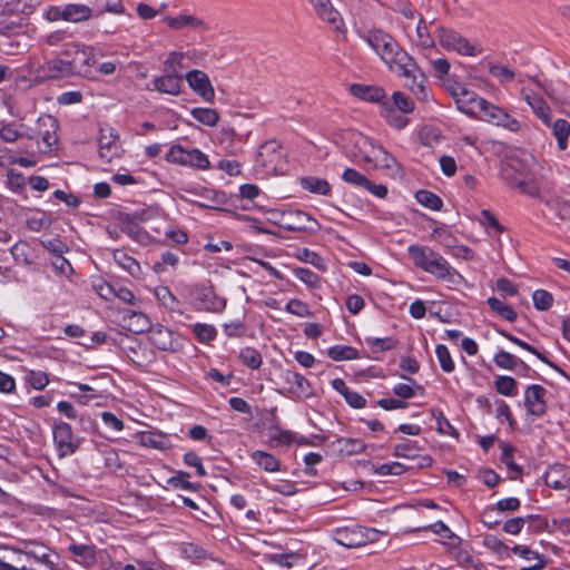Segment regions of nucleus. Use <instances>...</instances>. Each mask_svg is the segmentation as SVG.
<instances>
[{
  "label": "nucleus",
  "instance_id": "5701e85b",
  "mask_svg": "<svg viewBox=\"0 0 570 570\" xmlns=\"http://www.w3.org/2000/svg\"><path fill=\"white\" fill-rule=\"evenodd\" d=\"M544 482L552 489L563 490L570 487V474L567 473L564 465L554 464L546 472Z\"/></svg>",
  "mask_w": 570,
  "mask_h": 570
},
{
  "label": "nucleus",
  "instance_id": "f257e3e1",
  "mask_svg": "<svg viewBox=\"0 0 570 570\" xmlns=\"http://www.w3.org/2000/svg\"><path fill=\"white\" fill-rule=\"evenodd\" d=\"M361 38L374 50L392 72L409 77L413 59L403 50L396 40L382 29H370Z\"/></svg>",
  "mask_w": 570,
  "mask_h": 570
},
{
  "label": "nucleus",
  "instance_id": "bf43d9fd",
  "mask_svg": "<svg viewBox=\"0 0 570 570\" xmlns=\"http://www.w3.org/2000/svg\"><path fill=\"white\" fill-rule=\"evenodd\" d=\"M223 332L227 337H243L247 332V325L243 320H234L223 324Z\"/></svg>",
  "mask_w": 570,
  "mask_h": 570
},
{
  "label": "nucleus",
  "instance_id": "58836bf2",
  "mask_svg": "<svg viewBox=\"0 0 570 570\" xmlns=\"http://www.w3.org/2000/svg\"><path fill=\"white\" fill-rule=\"evenodd\" d=\"M327 355L333 361H351L358 357V352L356 348L348 345H334L328 348Z\"/></svg>",
  "mask_w": 570,
  "mask_h": 570
},
{
  "label": "nucleus",
  "instance_id": "7ed1b4c3",
  "mask_svg": "<svg viewBox=\"0 0 570 570\" xmlns=\"http://www.w3.org/2000/svg\"><path fill=\"white\" fill-rule=\"evenodd\" d=\"M471 110H473V114H466L469 117L478 118L514 132L521 128L520 122L509 112L480 96L472 104Z\"/></svg>",
  "mask_w": 570,
  "mask_h": 570
},
{
  "label": "nucleus",
  "instance_id": "9b49d317",
  "mask_svg": "<svg viewBox=\"0 0 570 570\" xmlns=\"http://www.w3.org/2000/svg\"><path fill=\"white\" fill-rule=\"evenodd\" d=\"M444 86L448 92L453 97L458 106V109L461 112L465 115L473 114V110H471V106L478 98V95L474 91L468 89L464 85L452 79H448L444 82Z\"/></svg>",
  "mask_w": 570,
  "mask_h": 570
},
{
  "label": "nucleus",
  "instance_id": "f3484780",
  "mask_svg": "<svg viewBox=\"0 0 570 570\" xmlns=\"http://www.w3.org/2000/svg\"><path fill=\"white\" fill-rule=\"evenodd\" d=\"M154 89L170 96H178L183 88V76L177 72L165 71V75L153 80Z\"/></svg>",
  "mask_w": 570,
  "mask_h": 570
},
{
  "label": "nucleus",
  "instance_id": "aec40b11",
  "mask_svg": "<svg viewBox=\"0 0 570 570\" xmlns=\"http://www.w3.org/2000/svg\"><path fill=\"white\" fill-rule=\"evenodd\" d=\"M521 95L525 102L530 106L533 114L542 120L547 126L551 125V110L547 102L537 94L527 88L521 89Z\"/></svg>",
  "mask_w": 570,
  "mask_h": 570
},
{
  "label": "nucleus",
  "instance_id": "774afa93",
  "mask_svg": "<svg viewBox=\"0 0 570 570\" xmlns=\"http://www.w3.org/2000/svg\"><path fill=\"white\" fill-rule=\"evenodd\" d=\"M405 466L400 462L384 463L375 468L374 473L377 475H401L404 473Z\"/></svg>",
  "mask_w": 570,
  "mask_h": 570
},
{
  "label": "nucleus",
  "instance_id": "f704fd0d",
  "mask_svg": "<svg viewBox=\"0 0 570 570\" xmlns=\"http://www.w3.org/2000/svg\"><path fill=\"white\" fill-rule=\"evenodd\" d=\"M68 550L77 557L79 559L78 562L82 564L90 566L96 561V549L94 546L71 543Z\"/></svg>",
  "mask_w": 570,
  "mask_h": 570
},
{
  "label": "nucleus",
  "instance_id": "393cba45",
  "mask_svg": "<svg viewBox=\"0 0 570 570\" xmlns=\"http://www.w3.org/2000/svg\"><path fill=\"white\" fill-rule=\"evenodd\" d=\"M501 178L511 188L517 187L518 183L525 177L527 173L522 169L521 163L518 159H510L501 166Z\"/></svg>",
  "mask_w": 570,
  "mask_h": 570
},
{
  "label": "nucleus",
  "instance_id": "a878e982",
  "mask_svg": "<svg viewBox=\"0 0 570 570\" xmlns=\"http://www.w3.org/2000/svg\"><path fill=\"white\" fill-rule=\"evenodd\" d=\"M51 550L42 543L29 542L26 544L21 554L27 561L33 563H48L53 562L50 558Z\"/></svg>",
  "mask_w": 570,
  "mask_h": 570
},
{
  "label": "nucleus",
  "instance_id": "37998d69",
  "mask_svg": "<svg viewBox=\"0 0 570 570\" xmlns=\"http://www.w3.org/2000/svg\"><path fill=\"white\" fill-rule=\"evenodd\" d=\"M140 444L150 449L166 450L168 448V440L161 434L145 432L140 436Z\"/></svg>",
  "mask_w": 570,
  "mask_h": 570
},
{
  "label": "nucleus",
  "instance_id": "423d86ee",
  "mask_svg": "<svg viewBox=\"0 0 570 570\" xmlns=\"http://www.w3.org/2000/svg\"><path fill=\"white\" fill-rule=\"evenodd\" d=\"M440 45L448 51H455L462 56H475V47L458 31L444 27L438 28Z\"/></svg>",
  "mask_w": 570,
  "mask_h": 570
},
{
  "label": "nucleus",
  "instance_id": "9d476101",
  "mask_svg": "<svg viewBox=\"0 0 570 570\" xmlns=\"http://www.w3.org/2000/svg\"><path fill=\"white\" fill-rule=\"evenodd\" d=\"M58 120L51 115H41L37 120V137L40 139L39 148L42 153H49L58 141Z\"/></svg>",
  "mask_w": 570,
  "mask_h": 570
},
{
  "label": "nucleus",
  "instance_id": "4be33fe9",
  "mask_svg": "<svg viewBox=\"0 0 570 570\" xmlns=\"http://www.w3.org/2000/svg\"><path fill=\"white\" fill-rule=\"evenodd\" d=\"M149 341L160 351H174L176 347L174 333L163 325H156L150 328Z\"/></svg>",
  "mask_w": 570,
  "mask_h": 570
},
{
  "label": "nucleus",
  "instance_id": "1a4fd4ad",
  "mask_svg": "<svg viewBox=\"0 0 570 570\" xmlns=\"http://www.w3.org/2000/svg\"><path fill=\"white\" fill-rule=\"evenodd\" d=\"M279 225L289 232H316L320 224L302 210H285L281 214Z\"/></svg>",
  "mask_w": 570,
  "mask_h": 570
},
{
  "label": "nucleus",
  "instance_id": "79ce46f5",
  "mask_svg": "<svg viewBox=\"0 0 570 570\" xmlns=\"http://www.w3.org/2000/svg\"><path fill=\"white\" fill-rule=\"evenodd\" d=\"M410 79V82H407L409 89L412 91V94L421 101H426L430 98L429 89L426 88V79L423 76H420V79L416 77H406Z\"/></svg>",
  "mask_w": 570,
  "mask_h": 570
},
{
  "label": "nucleus",
  "instance_id": "473e14b6",
  "mask_svg": "<svg viewBox=\"0 0 570 570\" xmlns=\"http://www.w3.org/2000/svg\"><path fill=\"white\" fill-rule=\"evenodd\" d=\"M114 261L115 263L120 266L122 269L128 272L132 277L135 278H141L142 271L139 265V263L131 256H129L125 250L122 249H116L114 252Z\"/></svg>",
  "mask_w": 570,
  "mask_h": 570
},
{
  "label": "nucleus",
  "instance_id": "20e7f679",
  "mask_svg": "<svg viewBox=\"0 0 570 570\" xmlns=\"http://www.w3.org/2000/svg\"><path fill=\"white\" fill-rule=\"evenodd\" d=\"M195 306L198 311L220 314L227 305V299L219 296L212 285L199 284L193 289Z\"/></svg>",
  "mask_w": 570,
  "mask_h": 570
},
{
  "label": "nucleus",
  "instance_id": "5fc2aeb1",
  "mask_svg": "<svg viewBox=\"0 0 570 570\" xmlns=\"http://www.w3.org/2000/svg\"><path fill=\"white\" fill-rule=\"evenodd\" d=\"M436 422V431L443 435L459 436V432L453 428L450 421L443 415L441 411H433L432 413Z\"/></svg>",
  "mask_w": 570,
  "mask_h": 570
},
{
  "label": "nucleus",
  "instance_id": "bb28decb",
  "mask_svg": "<svg viewBox=\"0 0 570 570\" xmlns=\"http://www.w3.org/2000/svg\"><path fill=\"white\" fill-rule=\"evenodd\" d=\"M164 20L166 24L174 30H181L184 28L207 29L206 23L193 14L184 13L177 17H166Z\"/></svg>",
  "mask_w": 570,
  "mask_h": 570
},
{
  "label": "nucleus",
  "instance_id": "69168bd1",
  "mask_svg": "<svg viewBox=\"0 0 570 570\" xmlns=\"http://www.w3.org/2000/svg\"><path fill=\"white\" fill-rule=\"evenodd\" d=\"M117 285H112L104 279H99L94 283V289L105 301H111L115 298Z\"/></svg>",
  "mask_w": 570,
  "mask_h": 570
},
{
  "label": "nucleus",
  "instance_id": "de8ad7c7",
  "mask_svg": "<svg viewBox=\"0 0 570 570\" xmlns=\"http://www.w3.org/2000/svg\"><path fill=\"white\" fill-rule=\"evenodd\" d=\"M366 344L371 347L373 352H384L393 350L397 346V341L393 337H365Z\"/></svg>",
  "mask_w": 570,
  "mask_h": 570
},
{
  "label": "nucleus",
  "instance_id": "6e6d98bb",
  "mask_svg": "<svg viewBox=\"0 0 570 570\" xmlns=\"http://www.w3.org/2000/svg\"><path fill=\"white\" fill-rule=\"evenodd\" d=\"M494 363L504 370H514L519 363L524 365L517 356L505 351H500L494 355Z\"/></svg>",
  "mask_w": 570,
  "mask_h": 570
},
{
  "label": "nucleus",
  "instance_id": "39448f33",
  "mask_svg": "<svg viewBox=\"0 0 570 570\" xmlns=\"http://www.w3.org/2000/svg\"><path fill=\"white\" fill-rule=\"evenodd\" d=\"M166 159L169 163L189 166L206 170L210 167L208 157L197 148L185 149L180 145H174L167 153Z\"/></svg>",
  "mask_w": 570,
  "mask_h": 570
},
{
  "label": "nucleus",
  "instance_id": "c756f323",
  "mask_svg": "<svg viewBox=\"0 0 570 570\" xmlns=\"http://www.w3.org/2000/svg\"><path fill=\"white\" fill-rule=\"evenodd\" d=\"M249 458L255 464L268 473H275L281 470L279 460L269 452L256 450L249 453Z\"/></svg>",
  "mask_w": 570,
  "mask_h": 570
},
{
  "label": "nucleus",
  "instance_id": "6e6552de",
  "mask_svg": "<svg viewBox=\"0 0 570 570\" xmlns=\"http://www.w3.org/2000/svg\"><path fill=\"white\" fill-rule=\"evenodd\" d=\"M53 442L59 458L72 455L79 448V440L73 435L70 424L63 421L53 425Z\"/></svg>",
  "mask_w": 570,
  "mask_h": 570
},
{
  "label": "nucleus",
  "instance_id": "ea45409f",
  "mask_svg": "<svg viewBox=\"0 0 570 570\" xmlns=\"http://www.w3.org/2000/svg\"><path fill=\"white\" fill-rule=\"evenodd\" d=\"M420 450L416 441L404 440L394 446L393 455L403 459H415Z\"/></svg>",
  "mask_w": 570,
  "mask_h": 570
},
{
  "label": "nucleus",
  "instance_id": "3c124183",
  "mask_svg": "<svg viewBox=\"0 0 570 570\" xmlns=\"http://www.w3.org/2000/svg\"><path fill=\"white\" fill-rule=\"evenodd\" d=\"M190 474L185 471H178L176 475L168 479V484L175 489L196 491L198 485L188 481Z\"/></svg>",
  "mask_w": 570,
  "mask_h": 570
},
{
  "label": "nucleus",
  "instance_id": "2f4dec72",
  "mask_svg": "<svg viewBox=\"0 0 570 570\" xmlns=\"http://www.w3.org/2000/svg\"><path fill=\"white\" fill-rule=\"evenodd\" d=\"M332 448L343 455H355L362 453L366 445L360 439L337 438L332 442Z\"/></svg>",
  "mask_w": 570,
  "mask_h": 570
},
{
  "label": "nucleus",
  "instance_id": "0eeeda50",
  "mask_svg": "<svg viewBox=\"0 0 570 570\" xmlns=\"http://www.w3.org/2000/svg\"><path fill=\"white\" fill-rule=\"evenodd\" d=\"M377 537L379 532L375 529L355 527L338 530L335 534V541L345 548H358L376 541Z\"/></svg>",
  "mask_w": 570,
  "mask_h": 570
},
{
  "label": "nucleus",
  "instance_id": "c9c22d12",
  "mask_svg": "<svg viewBox=\"0 0 570 570\" xmlns=\"http://www.w3.org/2000/svg\"><path fill=\"white\" fill-rule=\"evenodd\" d=\"M238 357L245 366L252 370H257L263 364V356L261 352L252 346L243 347L239 351Z\"/></svg>",
  "mask_w": 570,
  "mask_h": 570
},
{
  "label": "nucleus",
  "instance_id": "a18cd8bd",
  "mask_svg": "<svg viewBox=\"0 0 570 570\" xmlns=\"http://www.w3.org/2000/svg\"><path fill=\"white\" fill-rule=\"evenodd\" d=\"M193 332L200 343H209L217 336V330L214 325L196 323L193 325Z\"/></svg>",
  "mask_w": 570,
  "mask_h": 570
},
{
  "label": "nucleus",
  "instance_id": "a19ab883",
  "mask_svg": "<svg viewBox=\"0 0 570 570\" xmlns=\"http://www.w3.org/2000/svg\"><path fill=\"white\" fill-rule=\"evenodd\" d=\"M415 199L419 204L432 210H440L443 205L442 199L436 194L425 189L416 191Z\"/></svg>",
  "mask_w": 570,
  "mask_h": 570
},
{
  "label": "nucleus",
  "instance_id": "e433bc0d",
  "mask_svg": "<svg viewBox=\"0 0 570 570\" xmlns=\"http://www.w3.org/2000/svg\"><path fill=\"white\" fill-rule=\"evenodd\" d=\"M190 115L195 120L208 127L216 126L219 120L218 112L212 108H193Z\"/></svg>",
  "mask_w": 570,
  "mask_h": 570
},
{
  "label": "nucleus",
  "instance_id": "052dcab7",
  "mask_svg": "<svg viewBox=\"0 0 570 570\" xmlns=\"http://www.w3.org/2000/svg\"><path fill=\"white\" fill-rule=\"evenodd\" d=\"M22 134L14 122H0V137L6 142H16Z\"/></svg>",
  "mask_w": 570,
  "mask_h": 570
},
{
  "label": "nucleus",
  "instance_id": "6ab92c4d",
  "mask_svg": "<svg viewBox=\"0 0 570 570\" xmlns=\"http://www.w3.org/2000/svg\"><path fill=\"white\" fill-rule=\"evenodd\" d=\"M308 2L314 7L320 19L327 22L334 30H341V14L330 0H308Z\"/></svg>",
  "mask_w": 570,
  "mask_h": 570
},
{
  "label": "nucleus",
  "instance_id": "e2e57ef3",
  "mask_svg": "<svg viewBox=\"0 0 570 570\" xmlns=\"http://www.w3.org/2000/svg\"><path fill=\"white\" fill-rule=\"evenodd\" d=\"M533 305L539 311H547L552 306L553 297L544 289H537L532 295Z\"/></svg>",
  "mask_w": 570,
  "mask_h": 570
},
{
  "label": "nucleus",
  "instance_id": "2eb2a0df",
  "mask_svg": "<svg viewBox=\"0 0 570 570\" xmlns=\"http://www.w3.org/2000/svg\"><path fill=\"white\" fill-rule=\"evenodd\" d=\"M547 391L538 384L529 385L524 392V405L527 411L533 416H542L547 411L544 395Z\"/></svg>",
  "mask_w": 570,
  "mask_h": 570
},
{
  "label": "nucleus",
  "instance_id": "7c9ffc66",
  "mask_svg": "<svg viewBox=\"0 0 570 570\" xmlns=\"http://www.w3.org/2000/svg\"><path fill=\"white\" fill-rule=\"evenodd\" d=\"M122 321L127 324L128 330L134 333L149 332L153 327L147 315L141 312L125 311Z\"/></svg>",
  "mask_w": 570,
  "mask_h": 570
},
{
  "label": "nucleus",
  "instance_id": "72a5a7b5",
  "mask_svg": "<svg viewBox=\"0 0 570 570\" xmlns=\"http://www.w3.org/2000/svg\"><path fill=\"white\" fill-rule=\"evenodd\" d=\"M301 186L309 193L323 196L330 195L332 190L331 185L326 179L314 176L303 177L301 179Z\"/></svg>",
  "mask_w": 570,
  "mask_h": 570
},
{
  "label": "nucleus",
  "instance_id": "0e129e2a",
  "mask_svg": "<svg viewBox=\"0 0 570 570\" xmlns=\"http://www.w3.org/2000/svg\"><path fill=\"white\" fill-rule=\"evenodd\" d=\"M511 551L513 554L529 562H535L537 560L546 559L544 556L522 544H515L514 547L511 548Z\"/></svg>",
  "mask_w": 570,
  "mask_h": 570
},
{
  "label": "nucleus",
  "instance_id": "dca6fc26",
  "mask_svg": "<svg viewBox=\"0 0 570 570\" xmlns=\"http://www.w3.org/2000/svg\"><path fill=\"white\" fill-rule=\"evenodd\" d=\"M343 139L344 154L355 161L361 160L364 149L368 146V137L357 131H347Z\"/></svg>",
  "mask_w": 570,
  "mask_h": 570
},
{
  "label": "nucleus",
  "instance_id": "4468645a",
  "mask_svg": "<svg viewBox=\"0 0 570 570\" xmlns=\"http://www.w3.org/2000/svg\"><path fill=\"white\" fill-rule=\"evenodd\" d=\"M99 156L102 160L109 163L115 157L119 156L120 142L119 137L112 128H106L100 130L98 139Z\"/></svg>",
  "mask_w": 570,
  "mask_h": 570
},
{
  "label": "nucleus",
  "instance_id": "f8f14e48",
  "mask_svg": "<svg viewBox=\"0 0 570 570\" xmlns=\"http://www.w3.org/2000/svg\"><path fill=\"white\" fill-rule=\"evenodd\" d=\"M185 79L190 89L200 96L206 102H213L215 90L209 77L202 70L194 69L186 73Z\"/></svg>",
  "mask_w": 570,
  "mask_h": 570
},
{
  "label": "nucleus",
  "instance_id": "49530a36",
  "mask_svg": "<svg viewBox=\"0 0 570 570\" xmlns=\"http://www.w3.org/2000/svg\"><path fill=\"white\" fill-rule=\"evenodd\" d=\"M415 42L424 48V49H431L434 47V39L429 32L428 26L423 18H421L417 22L416 30H415Z\"/></svg>",
  "mask_w": 570,
  "mask_h": 570
},
{
  "label": "nucleus",
  "instance_id": "13d9d810",
  "mask_svg": "<svg viewBox=\"0 0 570 570\" xmlns=\"http://www.w3.org/2000/svg\"><path fill=\"white\" fill-rule=\"evenodd\" d=\"M495 389L498 393L504 396L515 395L517 381L511 376H499L495 381Z\"/></svg>",
  "mask_w": 570,
  "mask_h": 570
},
{
  "label": "nucleus",
  "instance_id": "f03ea898",
  "mask_svg": "<svg viewBox=\"0 0 570 570\" xmlns=\"http://www.w3.org/2000/svg\"><path fill=\"white\" fill-rule=\"evenodd\" d=\"M91 52L88 48H80L78 45H70L63 49L60 57L47 61L42 66L45 77L48 79H62L80 72L78 62L90 65Z\"/></svg>",
  "mask_w": 570,
  "mask_h": 570
},
{
  "label": "nucleus",
  "instance_id": "c85d7f7f",
  "mask_svg": "<svg viewBox=\"0 0 570 570\" xmlns=\"http://www.w3.org/2000/svg\"><path fill=\"white\" fill-rule=\"evenodd\" d=\"M350 90L353 96L370 102H380L385 97L384 90L376 86L354 83Z\"/></svg>",
  "mask_w": 570,
  "mask_h": 570
},
{
  "label": "nucleus",
  "instance_id": "a211bd4d",
  "mask_svg": "<svg viewBox=\"0 0 570 570\" xmlns=\"http://www.w3.org/2000/svg\"><path fill=\"white\" fill-rule=\"evenodd\" d=\"M91 16V9L86 4L69 3L63 8H56L53 10V17L51 19H63L71 22H80L89 19Z\"/></svg>",
  "mask_w": 570,
  "mask_h": 570
},
{
  "label": "nucleus",
  "instance_id": "338daca9",
  "mask_svg": "<svg viewBox=\"0 0 570 570\" xmlns=\"http://www.w3.org/2000/svg\"><path fill=\"white\" fill-rule=\"evenodd\" d=\"M185 55L179 51H171L168 53L166 60L164 61V71H171L179 73V69H181V62L184 60Z\"/></svg>",
  "mask_w": 570,
  "mask_h": 570
},
{
  "label": "nucleus",
  "instance_id": "603ef678",
  "mask_svg": "<svg viewBox=\"0 0 570 570\" xmlns=\"http://www.w3.org/2000/svg\"><path fill=\"white\" fill-rule=\"evenodd\" d=\"M342 179L346 184H350L357 188H365V186L368 185V178L354 168H345V170L342 174Z\"/></svg>",
  "mask_w": 570,
  "mask_h": 570
},
{
  "label": "nucleus",
  "instance_id": "cd10ccee",
  "mask_svg": "<svg viewBox=\"0 0 570 570\" xmlns=\"http://www.w3.org/2000/svg\"><path fill=\"white\" fill-rule=\"evenodd\" d=\"M286 383L291 385L289 392L298 397L311 395L309 382L299 373L293 371H286L284 373Z\"/></svg>",
  "mask_w": 570,
  "mask_h": 570
},
{
  "label": "nucleus",
  "instance_id": "ddd939ff",
  "mask_svg": "<svg viewBox=\"0 0 570 570\" xmlns=\"http://www.w3.org/2000/svg\"><path fill=\"white\" fill-rule=\"evenodd\" d=\"M279 149L281 145L276 140L266 141L257 151L256 165L266 173L275 171L281 160Z\"/></svg>",
  "mask_w": 570,
  "mask_h": 570
},
{
  "label": "nucleus",
  "instance_id": "864d4df0",
  "mask_svg": "<svg viewBox=\"0 0 570 570\" xmlns=\"http://www.w3.org/2000/svg\"><path fill=\"white\" fill-rule=\"evenodd\" d=\"M502 455L501 461L508 466V469L514 473L511 479H515L517 475L522 473V468L513 461V448L509 444H501Z\"/></svg>",
  "mask_w": 570,
  "mask_h": 570
},
{
  "label": "nucleus",
  "instance_id": "680f3d73",
  "mask_svg": "<svg viewBox=\"0 0 570 570\" xmlns=\"http://www.w3.org/2000/svg\"><path fill=\"white\" fill-rule=\"evenodd\" d=\"M295 277L306 284L311 288H316L320 285V277L313 271L305 267H297L293 271Z\"/></svg>",
  "mask_w": 570,
  "mask_h": 570
},
{
  "label": "nucleus",
  "instance_id": "412c9836",
  "mask_svg": "<svg viewBox=\"0 0 570 570\" xmlns=\"http://www.w3.org/2000/svg\"><path fill=\"white\" fill-rule=\"evenodd\" d=\"M426 273L434 275L436 278L455 284L460 278V274L449 264V262L438 254L432 261Z\"/></svg>",
  "mask_w": 570,
  "mask_h": 570
},
{
  "label": "nucleus",
  "instance_id": "8fccbe9b",
  "mask_svg": "<svg viewBox=\"0 0 570 570\" xmlns=\"http://www.w3.org/2000/svg\"><path fill=\"white\" fill-rule=\"evenodd\" d=\"M377 155L374 158V163L372 164L375 168H384L387 170H394L399 168L396 159L389 154L383 147L380 150H376Z\"/></svg>",
  "mask_w": 570,
  "mask_h": 570
},
{
  "label": "nucleus",
  "instance_id": "b1692460",
  "mask_svg": "<svg viewBox=\"0 0 570 570\" xmlns=\"http://www.w3.org/2000/svg\"><path fill=\"white\" fill-rule=\"evenodd\" d=\"M407 253L413 261V264L417 267L428 272L432 261L438 255L436 252L425 246L410 245Z\"/></svg>",
  "mask_w": 570,
  "mask_h": 570
},
{
  "label": "nucleus",
  "instance_id": "c03bdc74",
  "mask_svg": "<svg viewBox=\"0 0 570 570\" xmlns=\"http://www.w3.org/2000/svg\"><path fill=\"white\" fill-rule=\"evenodd\" d=\"M488 305L493 312L499 314L504 320L509 322L515 321L517 313L513 311V308L507 305L504 302L498 299L497 297H489Z\"/></svg>",
  "mask_w": 570,
  "mask_h": 570
},
{
  "label": "nucleus",
  "instance_id": "4d7b16f0",
  "mask_svg": "<svg viewBox=\"0 0 570 570\" xmlns=\"http://www.w3.org/2000/svg\"><path fill=\"white\" fill-rule=\"evenodd\" d=\"M489 72L501 83L507 85L510 83L514 77L515 73L512 69L501 66V65H492L489 68Z\"/></svg>",
  "mask_w": 570,
  "mask_h": 570
},
{
  "label": "nucleus",
  "instance_id": "09e8293b",
  "mask_svg": "<svg viewBox=\"0 0 570 570\" xmlns=\"http://www.w3.org/2000/svg\"><path fill=\"white\" fill-rule=\"evenodd\" d=\"M435 354L442 371L445 373H452L455 368V364L449 348L443 344H439L435 347Z\"/></svg>",
  "mask_w": 570,
  "mask_h": 570
},
{
  "label": "nucleus",
  "instance_id": "4c0bfd02",
  "mask_svg": "<svg viewBox=\"0 0 570 570\" xmlns=\"http://www.w3.org/2000/svg\"><path fill=\"white\" fill-rule=\"evenodd\" d=\"M552 134L557 139L560 150H564L568 146V137L570 135V124L564 119H557L552 124Z\"/></svg>",
  "mask_w": 570,
  "mask_h": 570
}]
</instances>
